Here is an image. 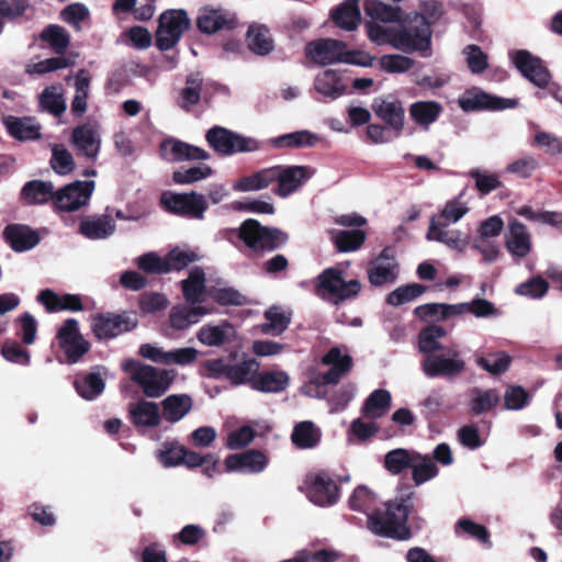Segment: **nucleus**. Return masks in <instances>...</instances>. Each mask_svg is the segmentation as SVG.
<instances>
[{
    "mask_svg": "<svg viewBox=\"0 0 562 562\" xmlns=\"http://www.w3.org/2000/svg\"><path fill=\"white\" fill-rule=\"evenodd\" d=\"M364 13L373 20L397 22L401 20V9L389 5L380 0H364Z\"/></svg>",
    "mask_w": 562,
    "mask_h": 562,
    "instance_id": "864d4df0",
    "label": "nucleus"
},
{
    "mask_svg": "<svg viewBox=\"0 0 562 562\" xmlns=\"http://www.w3.org/2000/svg\"><path fill=\"white\" fill-rule=\"evenodd\" d=\"M447 335V330L440 325H429L420 329L418 333V350L425 357H430L439 351L445 350L447 347H443L439 339L443 338Z\"/></svg>",
    "mask_w": 562,
    "mask_h": 562,
    "instance_id": "f704fd0d",
    "label": "nucleus"
},
{
    "mask_svg": "<svg viewBox=\"0 0 562 562\" xmlns=\"http://www.w3.org/2000/svg\"><path fill=\"white\" fill-rule=\"evenodd\" d=\"M205 140L220 156L251 153L260 148L259 142L256 138L244 136L220 125L207 130Z\"/></svg>",
    "mask_w": 562,
    "mask_h": 562,
    "instance_id": "6e6552de",
    "label": "nucleus"
},
{
    "mask_svg": "<svg viewBox=\"0 0 562 562\" xmlns=\"http://www.w3.org/2000/svg\"><path fill=\"white\" fill-rule=\"evenodd\" d=\"M367 234L361 229L333 231L331 241L340 252L358 250L366 241Z\"/></svg>",
    "mask_w": 562,
    "mask_h": 562,
    "instance_id": "49530a36",
    "label": "nucleus"
},
{
    "mask_svg": "<svg viewBox=\"0 0 562 562\" xmlns=\"http://www.w3.org/2000/svg\"><path fill=\"white\" fill-rule=\"evenodd\" d=\"M321 363L329 367L324 379L328 382H336L337 384L353 367L352 357L348 353H342L339 347H331L323 355Z\"/></svg>",
    "mask_w": 562,
    "mask_h": 562,
    "instance_id": "a878e982",
    "label": "nucleus"
},
{
    "mask_svg": "<svg viewBox=\"0 0 562 562\" xmlns=\"http://www.w3.org/2000/svg\"><path fill=\"white\" fill-rule=\"evenodd\" d=\"M246 41L249 49L259 56H267L274 49V41L266 25H250Z\"/></svg>",
    "mask_w": 562,
    "mask_h": 562,
    "instance_id": "e433bc0d",
    "label": "nucleus"
},
{
    "mask_svg": "<svg viewBox=\"0 0 562 562\" xmlns=\"http://www.w3.org/2000/svg\"><path fill=\"white\" fill-rule=\"evenodd\" d=\"M265 318L267 323L261 325V331L268 335H280L290 324V318L284 313L278 311V308L268 310L265 313Z\"/></svg>",
    "mask_w": 562,
    "mask_h": 562,
    "instance_id": "052dcab7",
    "label": "nucleus"
},
{
    "mask_svg": "<svg viewBox=\"0 0 562 562\" xmlns=\"http://www.w3.org/2000/svg\"><path fill=\"white\" fill-rule=\"evenodd\" d=\"M442 108L435 101H417L409 108L412 119L420 126H428L440 115Z\"/></svg>",
    "mask_w": 562,
    "mask_h": 562,
    "instance_id": "5fc2aeb1",
    "label": "nucleus"
},
{
    "mask_svg": "<svg viewBox=\"0 0 562 562\" xmlns=\"http://www.w3.org/2000/svg\"><path fill=\"white\" fill-rule=\"evenodd\" d=\"M54 196L53 183L42 180L27 181L20 192L21 200L27 205L44 204L54 201Z\"/></svg>",
    "mask_w": 562,
    "mask_h": 562,
    "instance_id": "2f4dec72",
    "label": "nucleus"
},
{
    "mask_svg": "<svg viewBox=\"0 0 562 562\" xmlns=\"http://www.w3.org/2000/svg\"><path fill=\"white\" fill-rule=\"evenodd\" d=\"M322 432L311 420L297 423L292 431L291 440L296 448L312 449L321 441Z\"/></svg>",
    "mask_w": 562,
    "mask_h": 562,
    "instance_id": "79ce46f5",
    "label": "nucleus"
},
{
    "mask_svg": "<svg viewBox=\"0 0 562 562\" xmlns=\"http://www.w3.org/2000/svg\"><path fill=\"white\" fill-rule=\"evenodd\" d=\"M427 239H435L451 248H460L463 245L460 233L456 231H443L434 220L430 222Z\"/></svg>",
    "mask_w": 562,
    "mask_h": 562,
    "instance_id": "0e129e2a",
    "label": "nucleus"
},
{
    "mask_svg": "<svg viewBox=\"0 0 562 562\" xmlns=\"http://www.w3.org/2000/svg\"><path fill=\"white\" fill-rule=\"evenodd\" d=\"M512 361V357L506 351L488 352L485 356L475 357L476 366L492 375L505 373L509 369Z\"/></svg>",
    "mask_w": 562,
    "mask_h": 562,
    "instance_id": "de8ad7c7",
    "label": "nucleus"
},
{
    "mask_svg": "<svg viewBox=\"0 0 562 562\" xmlns=\"http://www.w3.org/2000/svg\"><path fill=\"white\" fill-rule=\"evenodd\" d=\"M420 364L423 372L428 378H443L450 380L465 371V361L461 352L450 347L434 356L424 357Z\"/></svg>",
    "mask_w": 562,
    "mask_h": 562,
    "instance_id": "9d476101",
    "label": "nucleus"
},
{
    "mask_svg": "<svg viewBox=\"0 0 562 562\" xmlns=\"http://www.w3.org/2000/svg\"><path fill=\"white\" fill-rule=\"evenodd\" d=\"M191 27V20L184 9H168L158 18L155 42L165 52L175 47L182 35Z\"/></svg>",
    "mask_w": 562,
    "mask_h": 562,
    "instance_id": "0eeeda50",
    "label": "nucleus"
},
{
    "mask_svg": "<svg viewBox=\"0 0 562 562\" xmlns=\"http://www.w3.org/2000/svg\"><path fill=\"white\" fill-rule=\"evenodd\" d=\"M427 290V285L419 283H409L406 285H402L387 294L386 303L389 305L400 306L419 297Z\"/></svg>",
    "mask_w": 562,
    "mask_h": 562,
    "instance_id": "6e6d98bb",
    "label": "nucleus"
},
{
    "mask_svg": "<svg viewBox=\"0 0 562 562\" xmlns=\"http://www.w3.org/2000/svg\"><path fill=\"white\" fill-rule=\"evenodd\" d=\"M512 61L521 75L539 88H547L551 74L543 61L526 49H519L512 55Z\"/></svg>",
    "mask_w": 562,
    "mask_h": 562,
    "instance_id": "dca6fc26",
    "label": "nucleus"
},
{
    "mask_svg": "<svg viewBox=\"0 0 562 562\" xmlns=\"http://www.w3.org/2000/svg\"><path fill=\"white\" fill-rule=\"evenodd\" d=\"M94 181L77 180L55 192L54 206L63 212H74L88 204L94 190Z\"/></svg>",
    "mask_w": 562,
    "mask_h": 562,
    "instance_id": "2eb2a0df",
    "label": "nucleus"
},
{
    "mask_svg": "<svg viewBox=\"0 0 562 562\" xmlns=\"http://www.w3.org/2000/svg\"><path fill=\"white\" fill-rule=\"evenodd\" d=\"M186 447L178 442H165L162 449L158 452V460L164 467L182 465Z\"/></svg>",
    "mask_w": 562,
    "mask_h": 562,
    "instance_id": "69168bd1",
    "label": "nucleus"
},
{
    "mask_svg": "<svg viewBox=\"0 0 562 562\" xmlns=\"http://www.w3.org/2000/svg\"><path fill=\"white\" fill-rule=\"evenodd\" d=\"M318 140V136L310 131H296L270 139L276 148H301L313 147Z\"/></svg>",
    "mask_w": 562,
    "mask_h": 562,
    "instance_id": "09e8293b",
    "label": "nucleus"
},
{
    "mask_svg": "<svg viewBox=\"0 0 562 562\" xmlns=\"http://www.w3.org/2000/svg\"><path fill=\"white\" fill-rule=\"evenodd\" d=\"M273 179L277 187L272 192L281 198H286L296 191L308 178V168L305 166H273Z\"/></svg>",
    "mask_w": 562,
    "mask_h": 562,
    "instance_id": "a211bd4d",
    "label": "nucleus"
},
{
    "mask_svg": "<svg viewBox=\"0 0 562 562\" xmlns=\"http://www.w3.org/2000/svg\"><path fill=\"white\" fill-rule=\"evenodd\" d=\"M116 225L111 215L83 216L79 223V233L88 239H105L115 232Z\"/></svg>",
    "mask_w": 562,
    "mask_h": 562,
    "instance_id": "c85d7f7f",
    "label": "nucleus"
},
{
    "mask_svg": "<svg viewBox=\"0 0 562 562\" xmlns=\"http://www.w3.org/2000/svg\"><path fill=\"white\" fill-rule=\"evenodd\" d=\"M161 155L171 161L207 160L211 155L205 149L180 139H166L160 145Z\"/></svg>",
    "mask_w": 562,
    "mask_h": 562,
    "instance_id": "5701e85b",
    "label": "nucleus"
},
{
    "mask_svg": "<svg viewBox=\"0 0 562 562\" xmlns=\"http://www.w3.org/2000/svg\"><path fill=\"white\" fill-rule=\"evenodd\" d=\"M224 237L241 250L239 243L254 254L272 252L286 245L288 233L278 227L263 226L258 220L247 218L238 228H229Z\"/></svg>",
    "mask_w": 562,
    "mask_h": 562,
    "instance_id": "f03ea898",
    "label": "nucleus"
},
{
    "mask_svg": "<svg viewBox=\"0 0 562 562\" xmlns=\"http://www.w3.org/2000/svg\"><path fill=\"white\" fill-rule=\"evenodd\" d=\"M159 204L169 214L195 220H202L209 207L205 196L195 191L188 193L165 191L160 195Z\"/></svg>",
    "mask_w": 562,
    "mask_h": 562,
    "instance_id": "1a4fd4ad",
    "label": "nucleus"
},
{
    "mask_svg": "<svg viewBox=\"0 0 562 562\" xmlns=\"http://www.w3.org/2000/svg\"><path fill=\"white\" fill-rule=\"evenodd\" d=\"M505 247L517 259H522L529 255L532 249L531 235L524 223L517 220L509 222Z\"/></svg>",
    "mask_w": 562,
    "mask_h": 562,
    "instance_id": "b1692460",
    "label": "nucleus"
},
{
    "mask_svg": "<svg viewBox=\"0 0 562 562\" xmlns=\"http://www.w3.org/2000/svg\"><path fill=\"white\" fill-rule=\"evenodd\" d=\"M473 393L476 394V396H474L470 402V412L473 415L486 413L496 407L499 403V394L495 389H488L485 391L474 389Z\"/></svg>",
    "mask_w": 562,
    "mask_h": 562,
    "instance_id": "4d7b16f0",
    "label": "nucleus"
},
{
    "mask_svg": "<svg viewBox=\"0 0 562 562\" xmlns=\"http://www.w3.org/2000/svg\"><path fill=\"white\" fill-rule=\"evenodd\" d=\"M415 450L397 448L384 456V469L392 475H400L411 469L415 459Z\"/></svg>",
    "mask_w": 562,
    "mask_h": 562,
    "instance_id": "a18cd8bd",
    "label": "nucleus"
},
{
    "mask_svg": "<svg viewBox=\"0 0 562 562\" xmlns=\"http://www.w3.org/2000/svg\"><path fill=\"white\" fill-rule=\"evenodd\" d=\"M7 243L14 251H26L40 243V235L27 225L9 224L3 231Z\"/></svg>",
    "mask_w": 562,
    "mask_h": 562,
    "instance_id": "cd10ccee",
    "label": "nucleus"
},
{
    "mask_svg": "<svg viewBox=\"0 0 562 562\" xmlns=\"http://www.w3.org/2000/svg\"><path fill=\"white\" fill-rule=\"evenodd\" d=\"M412 480L416 486H419L439 474V468L434 462L431 456L422 454L416 451L414 462H412Z\"/></svg>",
    "mask_w": 562,
    "mask_h": 562,
    "instance_id": "37998d69",
    "label": "nucleus"
},
{
    "mask_svg": "<svg viewBox=\"0 0 562 562\" xmlns=\"http://www.w3.org/2000/svg\"><path fill=\"white\" fill-rule=\"evenodd\" d=\"M307 498L319 507H329L339 501L340 487L326 472L310 473L305 479Z\"/></svg>",
    "mask_w": 562,
    "mask_h": 562,
    "instance_id": "4468645a",
    "label": "nucleus"
},
{
    "mask_svg": "<svg viewBox=\"0 0 562 562\" xmlns=\"http://www.w3.org/2000/svg\"><path fill=\"white\" fill-rule=\"evenodd\" d=\"M70 142L77 155H83L92 160L97 158L101 140L95 125L91 123L78 125L71 132Z\"/></svg>",
    "mask_w": 562,
    "mask_h": 562,
    "instance_id": "4be33fe9",
    "label": "nucleus"
},
{
    "mask_svg": "<svg viewBox=\"0 0 562 562\" xmlns=\"http://www.w3.org/2000/svg\"><path fill=\"white\" fill-rule=\"evenodd\" d=\"M333 22L345 31H355L361 22L359 0H345L330 13Z\"/></svg>",
    "mask_w": 562,
    "mask_h": 562,
    "instance_id": "c756f323",
    "label": "nucleus"
},
{
    "mask_svg": "<svg viewBox=\"0 0 562 562\" xmlns=\"http://www.w3.org/2000/svg\"><path fill=\"white\" fill-rule=\"evenodd\" d=\"M50 166L58 175H67L75 168L74 157L66 148L55 146L52 150Z\"/></svg>",
    "mask_w": 562,
    "mask_h": 562,
    "instance_id": "774afa93",
    "label": "nucleus"
},
{
    "mask_svg": "<svg viewBox=\"0 0 562 562\" xmlns=\"http://www.w3.org/2000/svg\"><path fill=\"white\" fill-rule=\"evenodd\" d=\"M74 386L82 398L92 401L104 391L105 383L100 373L90 372L78 375Z\"/></svg>",
    "mask_w": 562,
    "mask_h": 562,
    "instance_id": "c03bdc74",
    "label": "nucleus"
},
{
    "mask_svg": "<svg viewBox=\"0 0 562 562\" xmlns=\"http://www.w3.org/2000/svg\"><path fill=\"white\" fill-rule=\"evenodd\" d=\"M41 41L47 43L57 55H63L70 43V35L60 25L49 24L41 33Z\"/></svg>",
    "mask_w": 562,
    "mask_h": 562,
    "instance_id": "603ef678",
    "label": "nucleus"
},
{
    "mask_svg": "<svg viewBox=\"0 0 562 562\" xmlns=\"http://www.w3.org/2000/svg\"><path fill=\"white\" fill-rule=\"evenodd\" d=\"M207 314L203 306L176 305L170 310L169 324L176 330H186Z\"/></svg>",
    "mask_w": 562,
    "mask_h": 562,
    "instance_id": "72a5a7b5",
    "label": "nucleus"
},
{
    "mask_svg": "<svg viewBox=\"0 0 562 562\" xmlns=\"http://www.w3.org/2000/svg\"><path fill=\"white\" fill-rule=\"evenodd\" d=\"M391 393L384 389L373 391L364 401L361 414L366 418H381L391 407Z\"/></svg>",
    "mask_w": 562,
    "mask_h": 562,
    "instance_id": "a19ab883",
    "label": "nucleus"
},
{
    "mask_svg": "<svg viewBox=\"0 0 562 562\" xmlns=\"http://www.w3.org/2000/svg\"><path fill=\"white\" fill-rule=\"evenodd\" d=\"M131 366L135 367L131 379L142 387L147 397H159L165 394L175 379L166 369L135 362H131Z\"/></svg>",
    "mask_w": 562,
    "mask_h": 562,
    "instance_id": "9b49d317",
    "label": "nucleus"
},
{
    "mask_svg": "<svg viewBox=\"0 0 562 562\" xmlns=\"http://www.w3.org/2000/svg\"><path fill=\"white\" fill-rule=\"evenodd\" d=\"M202 79L199 74H190L186 78V87L181 89L177 104L190 112L192 106L196 105L201 100Z\"/></svg>",
    "mask_w": 562,
    "mask_h": 562,
    "instance_id": "8fccbe9b",
    "label": "nucleus"
},
{
    "mask_svg": "<svg viewBox=\"0 0 562 562\" xmlns=\"http://www.w3.org/2000/svg\"><path fill=\"white\" fill-rule=\"evenodd\" d=\"M162 417L171 423L181 420L193 406V402L188 394H171L168 395L162 402Z\"/></svg>",
    "mask_w": 562,
    "mask_h": 562,
    "instance_id": "473e14b6",
    "label": "nucleus"
},
{
    "mask_svg": "<svg viewBox=\"0 0 562 562\" xmlns=\"http://www.w3.org/2000/svg\"><path fill=\"white\" fill-rule=\"evenodd\" d=\"M397 263L394 251L391 247H385L379 256L370 262L368 268V279L374 286H382L394 282L397 278Z\"/></svg>",
    "mask_w": 562,
    "mask_h": 562,
    "instance_id": "aec40b11",
    "label": "nucleus"
},
{
    "mask_svg": "<svg viewBox=\"0 0 562 562\" xmlns=\"http://www.w3.org/2000/svg\"><path fill=\"white\" fill-rule=\"evenodd\" d=\"M407 494L395 497L368 515V527L376 536L396 541H407L413 538L408 518L414 509L415 492L407 487Z\"/></svg>",
    "mask_w": 562,
    "mask_h": 562,
    "instance_id": "f257e3e1",
    "label": "nucleus"
},
{
    "mask_svg": "<svg viewBox=\"0 0 562 562\" xmlns=\"http://www.w3.org/2000/svg\"><path fill=\"white\" fill-rule=\"evenodd\" d=\"M40 104L54 116H60L66 110V103L63 95L56 92L55 87L44 89L40 95Z\"/></svg>",
    "mask_w": 562,
    "mask_h": 562,
    "instance_id": "680f3d73",
    "label": "nucleus"
},
{
    "mask_svg": "<svg viewBox=\"0 0 562 562\" xmlns=\"http://www.w3.org/2000/svg\"><path fill=\"white\" fill-rule=\"evenodd\" d=\"M3 123L9 135L18 140H35L41 137L40 126L32 124L30 117L8 115L3 119Z\"/></svg>",
    "mask_w": 562,
    "mask_h": 562,
    "instance_id": "c9c22d12",
    "label": "nucleus"
},
{
    "mask_svg": "<svg viewBox=\"0 0 562 562\" xmlns=\"http://www.w3.org/2000/svg\"><path fill=\"white\" fill-rule=\"evenodd\" d=\"M139 270L148 274H165L169 272L165 258L159 257L155 252H147L136 259Z\"/></svg>",
    "mask_w": 562,
    "mask_h": 562,
    "instance_id": "e2e57ef3",
    "label": "nucleus"
},
{
    "mask_svg": "<svg viewBox=\"0 0 562 562\" xmlns=\"http://www.w3.org/2000/svg\"><path fill=\"white\" fill-rule=\"evenodd\" d=\"M548 291L549 282L541 276L532 277L515 288V293L517 295L530 299H541L548 293Z\"/></svg>",
    "mask_w": 562,
    "mask_h": 562,
    "instance_id": "13d9d810",
    "label": "nucleus"
},
{
    "mask_svg": "<svg viewBox=\"0 0 562 562\" xmlns=\"http://www.w3.org/2000/svg\"><path fill=\"white\" fill-rule=\"evenodd\" d=\"M356 385L352 382L342 384L328 398L327 402L331 406V412H341L353 400L356 394Z\"/></svg>",
    "mask_w": 562,
    "mask_h": 562,
    "instance_id": "338daca9",
    "label": "nucleus"
},
{
    "mask_svg": "<svg viewBox=\"0 0 562 562\" xmlns=\"http://www.w3.org/2000/svg\"><path fill=\"white\" fill-rule=\"evenodd\" d=\"M260 363L255 358H247L238 363H231L224 358L209 359L202 362L201 375L207 379H226L232 385L248 384L251 382L255 373L259 371Z\"/></svg>",
    "mask_w": 562,
    "mask_h": 562,
    "instance_id": "7ed1b4c3",
    "label": "nucleus"
},
{
    "mask_svg": "<svg viewBox=\"0 0 562 562\" xmlns=\"http://www.w3.org/2000/svg\"><path fill=\"white\" fill-rule=\"evenodd\" d=\"M315 90L326 98L336 100L346 92V86L341 82V78L334 69H327L315 78Z\"/></svg>",
    "mask_w": 562,
    "mask_h": 562,
    "instance_id": "ea45409f",
    "label": "nucleus"
},
{
    "mask_svg": "<svg viewBox=\"0 0 562 562\" xmlns=\"http://www.w3.org/2000/svg\"><path fill=\"white\" fill-rule=\"evenodd\" d=\"M181 283L182 293L188 303L193 305L202 301L205 289V274L202 269L195 268L192 270Z\"/></svg>",
    "mask_w": 562,
    "mask_h": 562,
    "instance_id": "3c124183",
    "label": "nucleus"
},
{
    "mask_svg": "<svg viewBox=\"0 0 562 562\" xmlns=\"http://www.w3.org/2000/svg\"><path fill=\"white\" fill-rule=\"evenodd\" d=\"M138 319L127 312L98 313L92 317V333L99 340L115 338L124 333L133 330Z\"/></svg>",
    "mask_w": 562,
    "mask_h": 562,
    "instance_id": "ddd939ff",
    "label": "nucleus"
},
{
    "mask_svg": "<svg viewBox=\"0 0 562 562\" xmlns=\"http://www.w3.org/2000/svg\"><path fill=\"white\" fill-rule=\"evenodd\" d=\"M273 166L262 168L251 175L240 177L234 182L233 189L238 192L259 191L267 189L270 184L274 183Z\"/></svg>",
    "mask_w": 562,
    "mask_h": 562,
    "instance_id": "4c0bfd02",
    "label": "nucleus"
},
{
    "mask_svg": "<svg viewBox=\"0 0 562 562\" xmlns=\"http://www.w3.org/2000/svg\"><path fill=\"white\" fill-rule=\"evenodd\" d=\"M128 418L137 428H156L161 423L158 404L145 400L130 404Z\"/></svg>",
    "mask_w": 562,
    "mask_h": 562,
    "instance_id": "bb28decb",
    "label": "nucleus"
},
{
    "mask_svg": "<svg viewBox=\"0 0 562 562\" xmlns=\"http://www.w3.org/2000/svg\"><path fill=\"white\" fill-rule=\"evenodd\" d=\"M361 288L359 280L346 281L341 270L327 268L317 277L316 293L323 299L327 297L338 304L357 297Z\"/></svg>",
    "mask_w": 562,
    "mask_h": 562,
    "instance_id": "423d86ee",
    "label": "nucleus"
},
{
    "mask_svg": "<svg viewBox=\"0 0 562 562\" xmlns=\"http://www.w3.org/2000/svg\"><path fill=\"white\" fill-rule=\"evenodd\" d=\"M517 104L514 99H504L488 94L482 90H467L462 98L459 99V106L464 112H475L483 110H504L513 108Z\"/></svg>",
    "mask_w": 562,
    "mask_h": 562,
    "instance_id": "6ab92c4d",
    "label": "nucleus"
},
{
    "mask_svg": "<svg viewBox=\"0 0 562 562\" xmlns=\"http://www.w3.org/2000/svg\"><path fill=\"white\" fill-rule=\"evenodd\" d=\"M213 173L207 165L194 166L188 169L181 168L172 173V180L177 184H189L205 179Z\"/></svg>",
    "mask_w": 562,
    "mask_h": 562,
    "instance_id": "bf43d9fd",
    "label": "nucleus"
},
{
    "mask_svg": "<svg viewBox=\"0 0 562 562\" xmlns=\"http://www.w3.org/2000/svg\"><path fill=\"white\" fill-rule=\"evenodd\" d=\"M391 45L407 54L419 52L427 56L431 46L430 22L425 15L416 13L406 26L393 32Z\"/></svg>",
    "mask_w": 562,
    "mask_h": 562,
    "instance_id": "20e7f679",
    "label": "nucleus"
},
{
    "mask_svg": "<svg viewBox=\"0 0 562 562\" xmlns=\"http://www.w3.org/2000/svg\"><path fill=\"white\" fill-rule=\"evenodd\" d=\"M347 45L342 41L334 38H319L308 42L305 46V55L313 63L327 66L336 63H347L367 66L368 63L357 59L361 52H346Z\"/></svg>",
    "mask_w": 562,
    "mask_h": 562,
    "instance_id": "39448f33",
    "label": "nucleus"
},
{
    "mask_svg": "<svg viewBox=\"0 0 562 562\" xmlns=\"http://www.w3.org/2000/svg\"><path fill=\"white\" fill-rule=\"evenodd\" d=\"M289 382L290 378L284 371H257L251 389L262 393H280L288 387Z\"/></svg>",
    "mask_w": 562,
    "mask_h": 562,
    "instance_id": "7c9ffc66",
    "label": "nucleus"
},
{
    "mask_svg": "<svg viewBox=\"0 0 562 562\" xmlns=\"http://www.w3.org/2000/svg\"><path fill=\"white\" fill-rule=\"evenodd\" d=\"M372 111L398 137L405 124V109L403 102L393 97L374 98L371 104Z\"/></svg>",
    "mask_w": 562,
    "mask_h": 562,
    "instance_id": "f3484780",
    "label": "nucleus"
},
{
    "mask_svg": "<svg viewBox=\"0 0 562 562\" xmlns=\"http://www.w3.org/2000/svg\"><path fill=\"white\" fill-rule=\"evenodd\" d=\"M59 348L69 364L77 363L90 350V342L79 330V323L75 318H67L56 334Z\"/></svg>",
    "mask_w": 562,
    "mask_h": 562,
    "instance_id": "f8f14e48",
    "label": "nucleus"
},
{
    "mask_svg": "<svg viewBox=\"0 0 562 562\" xmlns=\"http://www.w3.org/2000/svg\"><path fill=\"white\" fill-rule=\"evenodd\" d=\"M234 327L227 321L220 325H203L198 331V339L201 344L210 347L223 346L229 341Z\"/></svg>",
    "mask_w": 562,
    "mask_h": 562,
    "instance_id": "58836bf2",
    "label": "nucleus"
},
{
    "mask_svg": "<svg viewBox=\"0 0 562 562\" xmlns=\"http://www.w3.org/2000/svg\"><path fill=\"white\" fill-rule=\"evenodd\" d=\"M235 26V18L229 16L221 9L204 8L196 18L198 30L206 35H212L223 30L231 31Z\"/></svg>",
    "mask_w": 562,
    "mask_h": 562,
    "instance_id": "393cba45",
    "label": "nucleus"
},
{
    "mask_svg": "<svg viewBox=\"0 0 562 562\" xmlns=\"http://www.w3.org/2000/svg\"><path fill=\"white\" fill-rule=\"evenodd\" d=\"M224 464L226 472L259 473L267 467L268 458L261 450L249 449L227 456Z\"/></svg>",
    "mask_w": 562,
    "mask_h": 562,
    "instance_id": "412c9836",
    "label": "nucleus"
}]
</instances>
